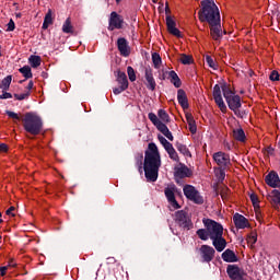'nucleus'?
Segmentation results:
<instances>
[{
	"instance_id": "f257e3e1",
	"label": "nucleus",
	"mask_w": 280,
	"mask_h": 280,
	"mask_svg": "<svg viewBox=\"0 0 280 280\" xmlns=\"http://www.w3.org/2000/svg\"><path fill=\"white\" fill-rule=\"evenodd\" d=\"M199 21L210 26V36L213 40L222 38V24L220 20V9L215 2H201V9L198 12Z\"/></svg>"
},
{
	"instance_id": "f03ea898",
	"label": "nucleus",
	"mask_w": 280,
	"mask_h": 280,
	"mask_svg": "<svg viewBox=\"0 0 280 280\" xmlns=\"http://www.w3.org/2000/svg\"><path fill=\"white\" fill-rule=\"evenodd\" d=\"M159 167H161V153H159V147L154 142H151L144 156V174L149 183H156Z\"/></svg>"
},
{
	"instance_id": "7ed1b4c3",
	"label": "nucleus",
	"mask_w": 280,
	"mask_h": 280,
	"mask_svg": "<svg viewBox=\"0 0 280 280\" xmlns=\"http://www.w3.org/2000/svg\"><path fill=\"white\" fill-rule=\"evenodd\" d=\"M151 124L155 126V128L168 139V141H174V136L172 135V131H170V128H167V125L170 124V114L165 112L164 109L158 110V116L154 113H149L148 115Z\"/></svg>"
},
{
	"instance_id": "20e7f679",
	"label": "nucleus",
	"mask_w": 280,
	"mask_h": 280,
	"mask_svg": "<svg viewBox=\"0 0 280 280\" xmlns=\"http://www.w3.org/2000/svg\"><path fill=\"white\" fill-rule=\"evenodd\" d=\"M22 121L26 132L34 136L40 135V130H43V120L38 115L34 113H26Z\"/></svg>"
},
{
	"instance_id": "39448f33",
	"label": "nucleus",
	"mask_w": 280,
	"mask_h": 280,
	"mask_svg": "<svg viewBox=\"0 0 280 280\" xmlns=\"http://www.w3.org/2000/svg\"><path fill=\"white\" fill-rule=\"evenodd\" d=\"M222 92L230 110H233V113L237 115L240 108H242V98L238 95H235V92H233V89L229 84L222 85Z\"/></svg>"
},
{
	"instance_id": "423d86ee",
	"label": "nucleus",
	"mask_w": 280,
	"mask_h": 280,
	"mask_svg": "<svg viewBox=\"0 0 280 280\" xmlns=\"http://www.w3.org/2000/svg\"><path fill=\"white\" fill-rule=\"evenodd\" d=\"M203 224L206 229H208L210 240H218V237H222V235H224V228L222 224L211 219H203Z\"/></svg>"
},
{
	"instance_id": "0eeeda50",
	"label": "nucleus",
	"mask_w": 280,
	"mask_h": 280,
	"mask_svg": "<svg viewBox=\"0 0 280 280\" xmlns=\"http://www.w3.org/2000/svg\"><path fill=\"white\" fill-rule=\"evenodd\" d=\"M183 191L184 196H186L188 200L195 202V205H202V202H205V199L202 198V196H200V192L196 190V187L191 185H186L184 186Z\"/></svg>"
},
{
	"instance_id": "6e6552de",
	"label": "nucleus",
	"mask_w": 280,
	"mask_h": 280,
	"mask_svg": "<svg viewBox=\"0 0 280 280\" xmlns=\"http://www.w3.org/2000/svg\"><path fill=\"white\" fill-rule=\"evenodd\" d=\"M175 222L182 229L190 230L192 226L191 219H189V217L187 215L185 210H179V211L175 212Z\"/></svg>"
},
{
	"instance_id": "1a4fd4ad",
	"label": "nucleus",
	"mask_w": 280,
	"mask_h": 280,
	"mask_svg": "<svg viewBox=\"0 0 280 280\" xmlns=\"http://www.w3.org/2000/svg\"><path fill=\"white\" fill-rule=\"evenodd\" d=\"M164 194L173 209H180V205H178V201H176V196H175L176 185L174 184L167 185V187L164 189Z\"/></svg>"
},
{
	"instance_id": "9d476101",
	"label": "nucleus",
	"mask_w": 280,
	"mask_h": 280,
	"mask_svg": "<svg viewBox=\"0 0 280 280\" xmlns=\"http://www.w3.org/2000/svg\"><path fill=\"white\" fill-rule=\"evenodd\" d=\"M212 159H213L214 163H217V165L219 167H222L223 170H226V167H229L231 165V158L229 156V154H226L222 151L214 153L212 155Z\"/></svg>"
},
{
	"instance_id": "9b49d317",
	"label": "nucleus",
	"mask_w": 280,
	"mask_h": 280,
	"mask_svg": "<svg viewBox=\"0 0 280 280\" xmlns=\"http://www.w3.org/2000/svg\"><path fill=\"white\" fill-rule=\"evenodd\" d=\"M121 27H124V18L115 11L112 12L109 16V32H113L114 30H121Z\"/></svg>"
},
{
	"instance_id": "f8f14e48",
	"label": "nucleus",
	"mask_w": 280,
	"mask_h": 280,
	"mask_svg": "<svg viewBox=\"0 0 280 280\" xmlns=\"http://www.w3.org/2000/svg\"><path fill=\"white\" fill-rule=\"evenodd\" d=\"M213 97L217 106L220 108L221 113H226V104H224V100L222 98V90L220 85H214L213 88Z\"/></svg>"
},
{
	"instance_id": "ddd939ff",
	"label": "nucleus",
	"mask_w": 280,
	"mask_h": 280,
	"mask_svg": "<svg viewBox=\"0 0 280 280\" xmlns=\"http://www.w3.org/2000/svg\"><path fill=\"white\" fill-rule=\"evenodd\" d=\"M200 256L203 261H213V257H215V249L209 245H202L199 248Z\"/></svg>"
},
{
	"instance_id": "4468645a",
	"label": "nucleus",
	"mask_w": 280,
	"mask_h": 280,
	"mask_svg": "<svg viewBox=\"0 0 280 280\" xmlns=\"http://www.w3.org/2000/svg\"><path fill=\"white\" fill-rule=\"evenodd\" d=\"M117 47L120 56H124V58H128V56H130V46L128 45V40H126V38H118Z\"/></svg>"
},
{
	"instance_id": "2eb2a0df",
	"label": "nucleus",
	"mask_w": 280,
	"mask_h": 280,
	"mask_svg": "<svg viewBox=\"0 0 280 280\" xmlns=\"http://www.w3.org/2000/svg\"><path fill=\"white\" fill-rule=\"evenodd\" d=\"M233 222H234L236 229H248L250 226L248 219H246L244 215H242L240 213L234 214Z\"/></svg>"
},
{
	"instance_id": "dca6fc26",
	"label": "nucleus",
	"mask_w": 280,
	"mask_h": 280,
	"mask_svg": "<svg viewBox=\"0 0 280 280\" xmlns=\"http://www.w3.org/2000/svg\"><path fill=\"white\" fill-rule=\"evenodd\" d=\"M166 27L170 34L180 38V31L176 27V22L171 16H166Z\"/></svg>"
},
{
	"instance_id": "f3484780",
	"label": "nucleus",
	"mask_w": 280,
	"mask_h": 280,
	"mask_svg": "<svg viewBox=\"0 0 280 280\" xmlns=\"http://www.w3.org/2000/svg\"><path fill=\"white\" fill-rule=\"evenodd\" d=\"M144 78L148 82V89H150V91H154V89H156V81H154V74L152 73V69H145Z\"/></svg>"
},
{
	"instance_id": "a211bd4d",
	"label": "nucleus",
	"mask_w": 280,
	"mask_h": 280,
	"mask_svg": "<svg viewBox=\"0 0 280 280\" xmlns=\"http://www.w3.org/2000/svg\"><path fill=\"white\" fill-rule=\"evenodd\" d=\"M267 185H269V187H280V179H279V175H277V173L271 172L269 173L266 178H265Z\"/></svg>"
},
{
	"instance_id": "6ab92c4d",
	"label": "nucleus",
	"mask_w": 280,
	"mask_h": 280,
	"mask_svg": "<svg viewBox=\"0 0 280 280\" xmlns=\"http://www.w3.org/2000/svg\"><path fill=\"white\" fill-rule=\"evenodd\" d=\"M175 176L178 178H189V176H191V170L185 165L178 166L176 168Z\"/></svg>"
},
{
	"instance_id": "aec40b11",
	"label": "nucleus",
	"mask_w": 280,
	"mask_h": 280,
	"mask_svg": "<svg viewBox=\"0 0 280 280\" xmlns=\"http://www.w3.org/2000/svg\"><path fill=\"white\" fill-rule=\"evenodd\" d=\"M212 244L215 248V250H218V253H222V250H224L226 248V240H224V237H217V238H212Z\"/></svg>"
},
{
	"instance_id": "412c9836",
	"label": "nucleus",
	"mask_w": 280,
	"mask_h": 280,
	"mask_svg": "<svg viewBox=\"0 0 280 280\" xmlns=\"http://www.w3.org/2000/svg\"><path fill=\"white\" fill-rule=\"evenodd\" d=\"M222 259H223V261H226L228 264H235V261H237V255H235L234 250L226 249L222 254Z\"/></svg>"
},
{
	"instance_id": "4be33fe9",
	"label": "nucleus",
	"mask_w": 280,
	"mask_h": 280,
	"mask_svg": "<svg viewBox=\"0 0 280 280\" xmlns=\"http://www.w3.org/2000/svg\"><path fill=\"white\" fill-rule=\"evenodd\" d=\"M177 100L182 108H189V103L187 101V94L183 90L177 91Z\"/></svg>"
},
{
	"instance_id": "5701e85b",
	"label": "nucleus",
	"mask_w": 280,
	"mask_h": 280,
	"mask_svg": "<svg viewBox=\"0 0 280 280\" xmlns=\"http://www.w3.org/2000/svg\"><path fill=\"white\" fill-rule=\"evenodd\" d=\"M117 82H118V85L121 86V90L128 89V77L126 75L125 72L118 71Z\"/></svg>"
},
{
	"instance_id": "b1692460",
	"label": "nucleus",
	"mask_w": 280,
	"mask_h": 280,
	"mask_svg": "<svg viewBox=\"0 0 280 280\" xmlns=\"http://www.w3.org/2000/svg\"><path fill=\"white\" fill-rule=\"evenodd\" d=\"M186 121L188 124V129L190 130L191 135H196L198 128L196 127V120L194 119V115L186 113Z\"/></svg>"
},
{
	"instance_id": "393cba45",
	"label": "nucleus",
	"mask_w": 280,
	"mask_h": 280,
	"mask_svg": "<svg viewBox=\"0 0 280 280\" xmlns=\"http://www.w3.org/2000/svg\"><path fill=\"white\" fill-rule=\"evenodd\" d=\"M49 25H54V13L51 12V9L48 10L44 18L43 30H48Z\"/></svg>"
},
{
	"instance_id": "a878e982",
	"label": "nucleus",
	"mask_w": 280,
	"mask_h": 280,
	"mask_svg": "<svg viewBox=\"0 0 280 280\" xmlns=\"http://www.w3.org/2000/svg\"><path fill=\"white\" fill-rule=\"evenodd\" d=\"M168 78L171 80V83L174 84L176 89H180L183 83L180 82V78H178V74L176 73V71H170Z\"/></svg>"
},
{
	"instance_id": "bb28decb",
	"label": "nucleus",
	"mask_w": 280,
	"mask_h": 280,
	"mask_svg": "<svg viewBox=\"0 0 280 280\" xmlns=\"http://www.w3.org/2000/svg\"><path fill=\"white\" fill-rule=\"evenodd\" d=\"M233 137L236 141H246V133H244V129L237 128L233 130Z\"/></svg>"
},
{
	"instance_id": "cd10ccee",
	"label": "nucleus",
	"mask_w": 280,
	"mask_h": 280,
	"mask_svg": "<svg viewBox=\"0 0 280 280\" xmlns=\"http://www.w3.org/2000/svg\"><path fill=\"white\" fill-rule=\"evenodd\" d=\"M73 24H71V18H67L62 25L63 34H73Z\"/></svg>"
},
{
	"instance_id": "c85d7f7f",
	"label": "nucleus",
	"mask_w": 280,
	"mask_h": 280,
	"mask_svg": "<svg viewBox=\"0 0 280 280\" xmlns=\"http://www.w3.org/2000/svg\"><path fill=\"white\" fill-rule=\"evenodd\" d=\"M170 159H172V161H175L178 163L179 158H178V153L176 152V149H174V145L171 144L168 148L165 149Z\"/></svg>"
},
{
	"instance_id": "c756f323",
	"label": "nucleus",
	"mask_w": 280,
	"mask_h": 280,
	"mask_svg": "<svg viewBox=\"0 0 280 280\" xmlns=\"http://www.w3.org/2000/svg\"><path fill=\"white\" fill-rule=\"evenodd\" d=\"M10 84H12V75H8L1 81L0 89L2 91H8V89H10Z\"/></svg>"
},
{
	"instance_id": "7c9ffc66",
	"label": "nucleus",
	"mask_w": 280,
	"mask_h": 280,
	"mask_svg": "<svg viewBox=\"0 0 280 280\" xmlns=\"http://www.w3.org/2000/svg\"><path fill=\"white\" fill-rule=\"evenodd\" d=\"M28 62H30L31 67H33V69H36V68L40 67V57L32 55L28 58Z\"/></svg>"
},
{
	"instance_id": "2f4dec72",
	"label": "nucleus",
	"mask_w": 280,
	"mask_h": 280,
	"mask_svg": "<svg viewBox=\"0 0 280 280\" xmlns=\"http://www.w3.org/2000/svg\"><path fill=\"white\" fill-rule=\"evenodd\" d=\"M206 62L208 67H210V69H213V71L218 70V62H215V59H213V57L207 55Z\"/></svg>"
},
{
	"instance_id": "473e14b6",
	"label": "nucleus",
	"mask_w": 280,
	"mask_h": 280,
	"mask_svg": "<svg viewBox=\"0 0 280 280\" xmlns=\"http://www.w3.org/2000/svg\"><path fill=\"white\" fill-rule=\"evenodd\" d=\"M197 235L198 237H200L203 242H207V240H209V230L208 228L205 229H200L197 231Z\"/></svg>"
},
{
	"instance_id": "72a5a7b5",
	"label": "nucleus",
	"mask_w": 280,
	"mask_h": 280,
	"mask_svg": "<svg viewBox=\"0 0 280 280\" xmlns=\"http://www.w3.org/2000/svg\"><path fill=\"white\" fill-rule=\"evenodd\" d=\"M179 60L182 65H191L194 62V58L185 54L180 55Z\"/></svg>"
},
{
	"instance_id": "f704fd0d",
	"label": "nucleus",
	"mask_w": 280,
	"mask_h": 280,
	"mask_svg": "<svg viewBox=\"0 0 280 280\" xmlns=\"http://www.w3.org/2000/svg\"><path fill=\"white\" fill-rule=\"evenodd\" d=\"M152 62H153L155 69H160L161 62H162L161 55H159L156 52L152 54Z\"/></svg>"
},
{
	"instance_id": "c9c22d12",
	"label": "nucleus",
	"mask_w": 280,
	"mask_h": 280,
	"mask_svg": "<svg viewBox=\"0 0 280 280\" xmlns=\"http://www.w3.org/2000/svg\"><path fill=\"white\" fill-rule=\"evenodd\" d=\"M20 73L24 75V78L30 79L32 78V68L30 66H24L20 69Z\"/></svg>"
},
{
	"instance_id": "e433bc0d",
	"label": "nucleus",
	"mask_w": 280,
	"mask_h": 280,
	"mask_svg": "<svg viewBox=\"0 0 280 280\" xmlns=\"http://www.w3.org/2000/svg\"><path fill=\"white\" fill-rule=\"evenodd\" d=\"M127 73L130 82H135L137 80V74L135 73V69L132 67L127 68Z\"/></svg>"
},
{
	"instance_id": "4c0bfd02",
	"label": "nucleus",
	"mask_w": 280,
	"mask_h": 280,
	"mask_svg": "<svg viewBox=\"0 0 280 280\" xmlns=\"http://www.w3.org/2000/svg\"><path fill=\"white\" fill-rule=\"evenodd\" d=\"M158 139L160 143L163 145L164 150H167V148L172 145V143L167 141V139H165V137L163 136H159Z\"/></svg>"
},
{
	"instance_id": "58836bf2",
	"label": "nucleus",
	"mask_w": 280,
	"mask_h": 280,
	"mask_svg": "<svg viewBox=\"0 0 280 280\" xmlns=\"http://www.w3.org/2000/svg\"><path fill=\"white\" fill-rule=\"evenodd\" d=\"M249 198H250L255 209H257V207H259V197L256 194H252V195H249Z\"/></svg>"
},
{
	"instance_id": "ea45409f",
	"label": "nucleus",
	"mask_w": 280,
	"mask_h": 280,
	"mask_svg": "<svg viewBox=\"0 0 280 280\" xmlns=\"http://www.w3.org/2000/svg\"><path fill=\"white\" fill-rule=\"evenodd\" d=\"M269 79L272 82H279V72L277 70H273L269 77Z\"/></svg>"
},
{
	"instance_id": "a19ab883",
	"label": "nucleus",
	"mask_w": 280,
	"mask_h": 280,
	"mask_svg": "<svg viewBox=\"0 0 280 280\" xmlns=\"http://www.w3.org/2000/svg\"><path fill=\"white\" fill-rule=\"evenodd\" d=\"M15 100L23 101L27 100L30 97V92L23 93V94H14Z\"/></svg>"
},
{
	"instance_id": "79ce46f5",
	"label": "nucleus",
	"mask_w": 280,
	"mask_h": 280,
	"mask_svg": "<svg viewBox=\"0 0 280 280\" xmlns=\"http://www.w3.org/2000/svg\"><path fill=\"white\" fill-rule=\"evenodd\" d=\"M7 115L11 118V119H16L18 121H21V116H19V114L14 113V112H7Z\"/></svg>"
},
{
	"instance_id": "37998d69",
	"label": "nucleus",
	"mask_w": 280,
	"mask_h": 280,
	"mask_svg": "<svg viewBox=\"0 0 280 280\" xmlns=\"http://www.w3.org/2000/svg\"><path fill=\"white\" fill-rule=\"evenodd\" d=\"M14 30H15L14 20H10L8 23L7 32H14Z\"/></svg>"
},
{
	"instance_id": "c03bdc74",
	"label": "nucleus",
	"mask_w": 280,
	"mask_h": 280,
	"mask_svg": "<svg viewBox=\"0 0 280 280\" xmlns=\"http://www.w3.org/2000/svg\"><path fill=\"white\" fill-rule=\"evenodd\" d=\"M0 100H12V94L3 91V93L0 95Z\"/></svg>"
},
{
	"instance_id": "a18cd8bd",
	"label": "nucleus",
	"mask_w": 280,
	"mask_h": 280,
	"mask_svg": "<svg viewBox=\"0 0 280 280\" xmlns=\"http://www.w3.org/2000/svg\"><path fill=\"white\" fill-rule=\"evenodd\" d=\"M16 208H14V206H11L8 210H7V215H11L12 218H14V211Z\"/></svg>"
},
{
	"instance_id": "49530a36",
	"label": "nucleus",
	"mask_w": 280,
	"mask_h": 280,
	"mask_svg": "<svg viewBox=\"0 0 280 280\" xmlns=\"http://www.w3.org/2000/svg\"><path fill=\"white\" fill-rule=\"evenodd\" d=\"M124 91H126V90H121V85H119L118 88H115L113 90V93H114V95H119V93H124Z\"/></svg>"
},
{
	"instance_id": "de8ad7c7",
	"label": "nucleus",
	"mask_w": 280,
	"mask_h": 280,
	"mask_svg": "<svg viewBox=\"0 0 280 280\" xmlns=\"http://www.w3.org/2000/svg\"><path fill=\"white\" fill-rule=\"evenodd\" d=\"M7 267H8V269H10V268H16V262H14V259H10Z\"/></svg>"
},
{
	"instance_id": "09e8293b",
	"label": "nucleus",
	"mask_w": 280,
	"mask_h": 280,
	"mask_svg": "<svg viewBox=\"0 0 280 280\" xmlns=\"http://www.w3.org/2000/svg\"><path fill=\"white\" fill-rule=\"evenodd\" d=\"M248 243L249 244H256L257 243V236L253 235L248 237Z\"/></svg>"
},
{
	"instance_id": "8fccbe9b",
	"label": "nucleus",
	"mask_w": 280,
	"mask_h": 280,
	"mask_svg": "<svg viewBox=\"0 0 280 280\" xmlns=\"http://www.w3.org/2000/svg\"><path fill=\"white\" fill-rule=\"evenodd\" d=\"M0 152H8V144L1 143L0 144Z\"/></svg>"
},
{
	"instance_id": "3c124183",
	"label": "nucleus",
	"mask_w": 280,
	"mask_h": 280,
	"mask_svg": "<svg viewBox=\"0 0 280 280\" xmlns=\"http://www.w3.org/2000/svg\"><path fill=\"white\" fill-rule=\"evenodd\" d=\"M8 267L7 266H4V267H1L0 268V272H1V277H5V272H8Z\"/></svg>"
},
{
	"instance_id": "603ef678",
	"label": "nucleus",
	"mask_w": 280,
	"mask_h": 280,
	"mask_svg": "<svg viewBox=\"0 0 280 280\" xmlns=\"http://www.w3.org/2000/svg\"><path fill=\"white\" fill-rule=\"evenodd\" d=\"M226 191H229V188H223V190L221 191V198L226 199Z\"/></svg>"
},
{
	"instance_id": "864d4df0",
	"label": "nucleus",
	"mask_w": 280,
	"mask_h": 280,
	"mask_svg": "<svg viewBox=\"0 0 280 280\" xmlns=\"http://www.w3.org/2000/svg\"><path fill=\"white\" fill-rule=\"evenodd\" d=\"M178 150H179V152H183V154H187V148L186 147H183V145H180V147H178Z\"/></svg>"
},
{
	"instance_id": "5fc2aeb1",
	"label": "nucleus",
	"mask_w": 280,
	"mask_h": 280,
	"mask_svg": "<svg viewBox=\"0 0 280 280\" xmlns=\"http://www.w3.org/2000/svg\"><path fill=\"white\" fill-rule=\"evenodd\" d=\"M26 89L27 91H32V89H34V82L30 81Z\"/></svg>"
},
{
	"instance_id": "6e6d98bb",
	"label": "nucleus",
	"mask_w": 280,
	"mask_h": 280,
	"mask_svg": "<svg viewBox=\"0 0 280 280\" xmlns=\"http://www.w3.org/2000/svg\"><path fill=\"white\" fill-rule=\"evenodd\" d=\"M107 261H108V264H115V261H117V260L115 259V257H108Z\"/></svg>"
},
{
	"instance_id": "4d7b16f0",
	"label": "nucleus",
	"mask_w": 280,
	"mask_h": 280,
	"mask_svg": "<svg viewBox=\"0 0 280 280\" xmlns=\"http://www.w3.org/2000/svg\"><path fill=\"white\" fill-rule=\"evenodd\" d=\"M215 2L214 0H202L201 3H213Z\"/></svg>"
},
{
	"instance_id": "13d9d810",
	"label": "nucleus",
	"mask_w": 280,
	"mask_h": 280,
	"mask_svg": "<svg viewBox=\"0 0 280 280\" xmlns=\"http://www.w3.org/2000/svg\"><path fill=\"white\" fill-rule=\"evenodd\" d=\"M165 10H166V14H167V12H170V7L167 4H166Z\"/></svg>"
},
{
	"instance_id": "bf43d9fd",
	"label": "nucleus",
	"mask_w": 280,
	"mask_h": 280,
	"mask_svg": "<svg viewBox=\"0 0 280 280\" xmlns=\"http://www.w3.org/2000/svg\"><path fill=\"white\" fill-rule=\"evenodd\" d=\"M16 19H21V13L15 14Z\"/></svg>"
},
{
	"instance_id": "052dcab7",
	"label": "nucleus",
	"mask_w": 280,
	"mask_h": 280,
	"mask_svg": "<svg viewBox=\"0 0 280 280\" xmlns=\"http://www.w3.org/2000/svg\"><path fill=\"white\" fill-rule=\"evenodd\" d=\"M153 1V3H159V0H152Z\"/></svg>"
},
{
	"instance_id": "680f3d73",
	"label": "nucleus",
	"mask_w": 280,
	"mask_h": 280,
	"mask_svg": "<svg viewBox=\"0 0 280 280\" xmlns=\"http://www.w3.org/2000/svg\"><path fill=\"white\" fill-rule=\"evenodd\" d=\"M116 1V3H119L121 0H115Z\"/></svg>"
},
{
	"instance_id": "e2e57ef3",
	"label": "nucleus",
	"mask_w": 280,
	"mask_h": 280,
	"mask_svg": "<svg viewBox=\"0 0 280 280\" xmlns=\"http://www.w3.org/2000/svg\"><path fill=\"white\" fill-rule=\"evenodd\" d=\"M221 176H224V172L221 171Z\"/></svg>"
},
{
	"instance_id": "0e129e2a",
	"label": "nucleus",
	"mask_w": 280,
	"mask_h": 280,
	"mask_svg": "<svg viewBox=\"0 0 280 280\" xmlns=\"http://www.w3.org/2000/svg\"><path fill=\"white\" fill-rule=\"evenodd\" d=\"M3 222V219H0V224Z\"/></svg>"
},
{
	"instance_id": "69168bd1",
	"label": "nucleus",
	"mask_w": 280,
	"mask_h": 280,
	"mask_svg": "<svg viewBox=\"0 0 280 280\" xmlns=\"http://www.w3.org/2000/svg\"><path fill=\"white\" fill-rule=\"evenodd\" d=\"M0 56H1V47H0Z\"/></svg>"
},
{
	"instance_id": "338daca9",
	"label": "nucleus",
	"mask_w": 280,
	"mask_h": 280,
	"mask_svg": "<svg viewBox=\"0 0 280 280\" xmlns=\"http://www.w3.org/2000/svg\"><path fill=\"white\" fill-rule=\"evenodd\" d=\"M0 240H1V235H0Z\"/></svg>"
}]
</instances>
